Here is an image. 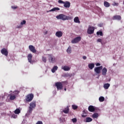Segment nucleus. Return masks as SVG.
I'll list each match as a JSON object with an SVG mask.
<instances>
[{"label": "nucleus", "mask_w": 124, "mask_h": 124, "mask_svg": "<svg viewBox=\"0 0 124 124\" xmlns=\"http://www.w3.org/2000/svg\"><path fill=\"white\" fill-rule=\"evenodd\" d=\"M36 106V102L33 101L30 103V106L29 107V109L28 110V114H31L32 113V110L35 108Z\"/></svg>", "instance_id": "1"}, {"label": "nucleus", "mask_w": 124, "mask_h": 124, "mask_svg": "<svg viewBox=\"0 0 124 124\" xmlns=\"http://www.w3.org/2000/svg\"><path fill=\"white\" fill-rule=\"evenodd\" d=\"M56 18L60 20H62L63 21H65V20H71V19H72V17L70 16H67L63 14H60L57 16Z\"/></svg>", "instance_id": "2"}, {"label": "nucleus", "mask_w": 124, "mask_h": 124, "mask_svg": "<svg viewBox=\"0 0 124 124\" xmlns=\"http://www.w3.org/2000/svg\"><path fill=\"white\" fill-rule=\"evenodd\" d=\"M20 93V91L18 90L15 91L13 92V94L10 95V100H14L16 98V96Z\"/></svg>", "instance_id": "3"}, {"label": "nucleus", "mask_w": 124, "mask_h": 124, "mask_svg": "<svg viewBox=\"0 0 124 124\" xmlns=\"http://www.w3.org/2000/svg\"><path fill=\"white\" fill-rule=\"evenodd\" d=\"M34 96L32 93L29 94L26 96L25 100H26L27 102H31V101L33 99Z\"/></svg>", "instance_id": "4"}, {"label": "nucleus", "mask_w": 124, "mask_h": 124, "mask_svg": "<svg viewBox=\"0 0 124 124\" xmlns=\"http://www.w3.org/2000/svg\"><path fill=\"white\" fill-rule=\"evenodd\" d=\"M94 32V27L89 26L87 30V33H88V34H93Z\"/></svg>", "instance_id": "5"}, {"label": "nucleus", "mask_w": 124, "mask_h": 124, "mask_svg": "<svg viewBox=\"0 0 124 124\" xmlns=\"http://www.w3.org/2000/svg\"><path fill=\"white\" fill-rule=\"evenodd\" d=\"M102 68H103L102 66L96 67L94 69V72H95L96 74H100V72H101V70H102Z\"/></svg>", "instance_id": "6"}, {"label": "nucleus", "mask_w": 124, "mask_h": 124, "mask_svg": "<svg viewBox=\"0 0 124 124\" xmlns=\"http://www.w3.org/2000/svg\"><path fill=\"white\" fill-rule=\"evenodd\" d=\"M55 86L58 90H62V83L61 82L55 83Z\"/></svg>", "instance_id": "7"}, {"label": "nucleus", "mask_w": 124, "mask_h": 124, "mask_svg": "<svg viewBox=\"0 0 124 124\" xmlns=\"http://www.w3.org/2000/svg\"><path fill=\"white\" fill-rule=\"evenodd\" d=\"M81 37H76L75 39H73L71 43L73 44H75V43H78L79 41H81Z\"/></svg>", "instance_id": "8"}, {"label": "nucleus", "mask_w": 124, "mask_h": 124, "mask_svg": "<svg viewBox=\"0 0 124 124\" xmlns=\"http://www.w3.org/2000/svg\"><path fill=\"white\" fill-rule=\"evenodd\" d=\"M1 53L6 57L8 56V51H7V49L5 48H3L1 50Z\"/></svg>", "instance_id": "9"}, {"label": "nucleus", "mask_w": 124, "mask_h": 124, "mask_svg": "<svg viewBox=\"0 0 124 124\" xmlns=\"http://www.w3.org/2000/svg\"><path fill=\"white\" fill-rule=\"evenodd\" d=\"M29 48L31 52H32V53H33L34 54H35V53H36V49H35V47H34V46L32 45H30L29 46Z\"/></svg>", "instance_id": "10"}, {"label": "nucleus", "mask_w": 124, "mask_h": 124, "mask_svg": "<svg viewBox=\"0 0 124 124\" xmlns=\"http://www.w3.org/2000/svg\"><path fill=\"white\" fill-rule=\"evenodd\" d=\"M48 56L49 62H54L55 61V57L52 54H48Z\"/></svg>", "instance_id": "11"}, {"label": "nucleus", "mask_w": 124, "mask_h": 124, "mask_svg": "<svg viewBox=\"0 0 124 124\" xmlns=\"http://www.w3.org/2000/svg\"><path fill=\"white\" fill-rule=\"evenodd\" d=\"M112 20H118V21H121V20H122V16L119 15H115L112 17Z\"/></svg>", "instance_id": "12"}, {"label": "nucleus", "mask_w": 124, "mask_h": 124, "mask_svg": "<svg viewBox=\"0 0 124 124\" xmlns=\"http://www.w3.org/2000/svg\"><path fill=\"white\" fill-rule=\"evenodd\" d=\"M64 7H65L66 8H69L70 7V2L69 1H65L64 2Z\"/></svg>", "instance_id": "13"}, {"label": "nucleus", "mask_w": 124, "mask_h": 124, "mask_svg": "<svg viewBox=\"0 0 124 124\" xmlns=\"http://www.w3.org/2000/svg\"><path fill=\"white\" fill-rule=\"evenodd\" d=\"M88 110L89 112H94L95 111V108L93 106H90L88 107Z\"/></svg>", "instance_id": "14"}, {"label": "nucleus", "mask_w": 124, "mask_h": 124, "mask_svg": "<svg viewBox=\"0 0 124 124\" xmlns=\"http://www.w3.org/2000/svg\"><path fill=\"white\" fill-rule=\"evenodd\" d=\"M55 35L57 37H62V32L61 31H58L56 32Z\"/></svg>", "instance_id": "15"}, {"label": "nucleus", "mask_w": 124, "mask_h": 124, "mask_svg": "<svg viewBox=\"0 0 124 124\" xmlns=\"http://www.w3.org/2000/svg\"><path fill=\"white\" fill-rule=\"evenodd\" d=\"M31 59H32V55L31 53L29 54L28 56V60L30 63H31Z\"/></svg>", "instance_id": "16"}, {"label": "nucleus", "mask_w": 124, "mask_h": 124, "mask_svg": "<svg viewBox=\"0 0 124 124\" xmlns=\"http://www.w3.org/2000/svg\"><path fill=\"white\" fill-rule=\"evenodd\" d=\"M107 74V69L105 67H104L102 70V75L105 76Z\"/></svg>", "instance_id": "17"}, {"label": "nucleus", "mask_w": 124, "mask_h": 124, "mask_svg": "<svg viewBox=\"0 0 124 124\" xmlns=\"http://www.w3.org/2000/svg\"><path fill=\"white\" fill-rule=\"evenodd\" d=\"M62 69H63L64 71H68L70 70V67H68V66H62Z\"/></svg>", "instance_id": "18"}, {"label": "nucleus", "mask_w": 124, "mask_h": 124, "mask_svg": "<svg viewBox=\"0 0 124 124\" xmlns=\"http://www.w3.org/2000/svg\"><path fill=\"white\" fill-rule=\"evenodd\" d=\"M63 113H64V114H68V113H69V108H68V107H67L66 108H65L63 110Z\"/></svg>", "instance_id": "19"}, {"label": "nucleus", "mask_w": 124, "mask_h": 124, "mask_svg": "<svg viewBox=\"0 0 124 124\" xmlns=\"http://www.w3.org/2000/svg\"><path fill=\"white\" fill-rule=\"evenodd\" d=\"M58 66H54L53 68L51 69V72L52 73H55L57 70H58Z\"/></svg>", "instance_id": "20"}, {"label": "nucleus", "mask_w": 124, "mask_h": 124, "mask_svg": "<svg viewBox=\"0 0 124 124\" xmlns=\"http://www.w3.org/2000/svg\"><path fill=\"white\" fill-rule=\"evenodd\" d=\"M74 21L75 23H78V24H80V20H79V17L78 16H76L74 19Z\"/></svg>", "instance_id": "21"}, {"label": "nucleus", "mask_w": 124, "mask_h": 124, "mask_svg": "<svg viewBox=\"0 0 124 124\" xmlns=\"http://www.w3.org/2000/svg\"><path fill=\"white\" fill-rule=\"evenodd\" d=\"M88 67L90 69H93L94 67V64L93 63L89 64Z\"/></svg>", "instance_id": "22"}, {"label": "nucleus", "mask_w": 124, "mask_h": 124, "mask_svg": "<svg viewBox=\"0 0 124 124\" xmlns=\"http://www.w3.org/2000/svg\"><path fill=\"white\" fill-rule=\"evenodd\" d=\"M109 87H110V84L109 83H105L104 85V88L106 90H108V89H109Z\"/></svg>", "instance_id": "23"}, {"label": "nucleus", "mask_w": 124, "mask_h": 124, "mask_svg": "<svg viewBox=\"0 0 124 124\" xmlns=\"http://www.w3.org/2000/svg\"><path fill=\"white\" fill-rule=\"evenodd\" d=\"M15 114H16V115H18V114H20L21 113V110L19 108H16L15 111Z\"/></svg>", "instance_id": "24"}, {"label": "nucleus", "mask_w": 124, "mask_h": 124, "mask_svg": "<svg viewBox=\"0 0 124 124\" xmlns=\"http://www.w3.org/2000/svg\"><path fill=\"white\" fill-rule=\"evenodd\" d=\"M93 119H92L91 117H87L86 119V123H90L91 122H92Z\"/></svg>", "instance_id": "25"}, {"label": "nucleus", "mask_w": 124, "mask_h": 124, "mask_svg": "<svg viewBox=\"0 0 124 124\" xmlns=\"http://www.w3.org/2000/svg\"><path fill=\"white\" fill-rule=\"evenodd\" d=\"M87 112H86L85 110H83V113L81 115V117H82V118H86V117H87Z\"/></svg>", "instance_id": "26"}, {"label": "nucleus", "mask_w": 124, "mask_h": 124, "mask_svg": "<svg viewBox=\"0 0 124 124\" xmlns=\"http://www.w3.org/2000/svg\"><path fill=\"white\" fill-rule=\"evenodd\" d=\"M104 5L105 7H109V6H110V3H109V2L107 1H105L104 3Z\"/></svg>", "instance_id": "27"}, {"label": "nucleus", "mask_w": 124, "mask_h": 124, "mask_svg": "<svg viewBox=\"0 0 124 124\" xmlns=\"http://www.w3.org/2000/svg\"><path fill=\"white\" fill-rule=\"evenodd\" d=\"M98 113H95L93 114V115H92V118H93V119H96V118H98Z\"/></svg>", "instance_id": "28"}, {"label": "nucleus", "mask_w": 124, "mask_h": 124, "mask_svg": "<svg viewBox=\"0 0 124 124\" xmlns=\"http://www.w3.org/2000/svg\"><path fill=\"white\" fill-rule=\"evenodd\" d=\"M59 10H60V8H59L58 7H55V8H53V9H52L51 10H50L49 11L50 12L57 11H59Z\"/></svg>", "instance_id": "29"}, {"label": "nucleus", "mask_w": 124, "mask_h": 124, "mask_svg": "<svg viewBox=\"0 0 124 124\" xmlns=\"http://www.w3.org/2000/svg\"><path fill=\"white\" fill-rule=\"evenodd\" d=\"M67 52L68 53V54H70L72 52V50H71V46H69L67 50H66Z\"/></svg>", "instance_id": "30"}, {"label": "nucleus", "mask_w": 124, "mask_h": 124, "mask_svg": "<svg viewBox=\"0 0 124 124\" xmlns=\"http://www.w3.org/2000/svg\"><path fill=\"white\" fill-rule=\"evenodd\" d=\"M97 35H100V36H103V33L101 31H98L96 32Z\"/></svg>", "instance_id": "31"}, {"label": "nucleus", "mask_w": 124, "mask_h": 124, "mask_svg": "<svg viewBox=\"0 0 124 124\" xmlns=\"http://www.w3.org/2000/svg\"><path fill=\"white\" fill-rule=\"evenodd\" d=\"M105 99L104 98V97H103V96H100L99 98V100L100 102H103V101H104Z\"/></svg>", "instance_id": "32"}, {"label": "nucleus", "mask_w": 124, "mask_h": 124, "mask_svg": "<svg viewBox=\"0 0 124 124\" xmlns=\"http://www.w3.org/2000/svg\"><path fill=\"white\" fill-rule=\"evenodd\" d=\"M72 107L74 110H76V109H78V106L76 105H73Z\"/></svg>", "instance_id": "33"}, {"label": "nucleus", "mask_w": 124, "mask_h": 124, "mask_svg": "<svg viewBox=\"0 0 124 124\" xmlns=\"http://www.w3.org/2000/svg\"><path fill=\"white\" fill-rule=\"evenodd\" d=\"M72 122L74 123H77V119L76 118H73L72 119Z\"/></svg>", "instance_id": "34"}, {"label": "nucleus", "mask_w": 124, "mask_h": 124, "mask_svg": "<svg viewBox=\"0 0 124 124\" xmlns=\"http://www.w3.org/2000/svg\"><path fill=\"white\" fill-rule=\"evenodd\" d=\"M42 61H43V62H46V57H42Z\"/></svg>", "instance_id": "35"}, {"label": "nucleus", "mask_w": 124, "mask_h": 124, "mask_svg": "<svg viewBox=\"0 0 124 124\" xmlns=\"http://www.w3.org/2000/svg\"><path fill=\"white\" fill-rule=\"evenodd\" d=\"M12 117L14 119H16V118H17V115H16L15 114H13L12 115Z\"/></svg>", "instance_id": "36"}, {"label": "nucleus", "mask_w": 124, "mask_h": 124, "mask_svg": "<svg viewBox=\"0 0 124 124\" xmlns=\"http://www.w3.org/2000/svg\"><path fill=\"white\" fill-rule=\"evenodd\" d=\"M26 23V20H23V21L21 22L20 25H25Z\"/></svg>", "instance_id": "37"}, {"label": "nucleus", "mask_w": 124, "mask_h": 124, "mask_svg": "<svg viewBox=\"0 0 124 124\" xmlns=\"http://www.w3.org/2000/svg\"><path fill=\"white\" fill-rule=\"evenodd\" d=\"M97 41V42H100V43H101V44H102V39H98Z\"/></svg>", "instance_id": "38"}, {"label": "nucleus", "mask_w": 124, "mask_h": 124, "mask_svg": "<svg viewBox=\"0 0 124 124\" xmlns=\"http://www.w3.org/2000/svg\"><path fill=\"white\" fill-rule=\"evenodd\" d=\"M58 2H59V3H62L63 4L64 3V1H63L62 0H59Z\"/></svg>", "instance_id": "39"}, {"label": "nucleus", "mask_w": 124, "mask_h": 124, "mask_svg": "<svg viewBox=\"0 0 124 124\" xmlns=\"http://www.w3.org/2000/svg\"><path fill=\"white\" fill-rule=\"evenodd\" d=\"M12 8L13 9H16L18 8V7L17 6H12Z\"/></svg>", "instance_id": "40"}, {"label": "nucleus", "mask_w": 124, "mask_h": 124, "mask_svg": "<svg viewBox=\"0 0 124 124\" xmlns=\"http://www.w3.org/2000/svg\"><path fill=\"white\" fill-rule=\"evenodd\" d=\"M36 124H43V123L42 121H38Z\"/></svg>", "instance_id": "41"}, {"label": "nucleus", "mask_w": 124, "mask_h": 124, "mask_svg": "<svg viewBox=\"0 0 124 124\" xmlns=\"http://www.w3.org/2000/svg\"><path fill=\"white\" fill-rule=\"evenodd\" d=\"M16 28H17V29H21V28H22V26H21V25L17 26Z\"/></svg>", "instance_id": "42"}, {"label": "nucleus", "mask_w": 124, "mask_h": 124, "mask_svg": "<svg viewBox=\"0 0 124 124\" xmlns=\"http://www.w3.org/2000/svg\"><path fill=\"white\" fill-rule=\"evenodd\" d=\"M82 58L83 59V60H87V57L86 56H83Z\"/></svg>", "instance_id": "43"}, {"label": "nucleus", "mask_w": 124, "mask_h": 124, "mask_svg": "<svg viewBox=\"0 0 124 124\" xmlns=\"http://www.w3.org/2000/svg\"><path fill=\"white\" fill-rule=\"evenodd\" d=\"M47 33H48V31H46L45 32H44V34H45V35H46V34H47Z\"/></svg>", "instance_id": "44"}, {"label": "nucleus", "mask_w": 124, "mask_h": 124, "mask_svg": "<svg viewBox=\"0 0 124 124\" xmlns=\"http://www.w3.org/2000/svg\"><path fill=\"white\" fill-rule=\"evenodd\" d=\"M100 63H97L96 64V66H100Z\"/></svg>", "instance_id": "45"}, {"label": "nucleus", "mask_w": 124, "mask_h": 124, "mask_svg": "<svg viewBox=\"0 0 124 124\" xmlns=\"http://www.w3.org/2000/svg\"><path fill=\"white\" fill-rule=\"evenodd\" d=\"M114 5H116L117 6H118V5H119V3H114Z\"/></svg>", "instance_id": "46"}, {"label": "nucleus", "mask_w": 124, "mask_h": 124, "mask_svg": "<svg viewBox=\"0 0 124 124\" xmlns=\"http://www.w3.org/2000/svg\"><path fill=\"white\" fill-rule=\"evenodd\" d=\"M64 91H65V92H66V88H64Z\"/></svg>", "instance_id": "47"}, {"label": "nucleus", "mask_w": 124, "mask_h": 124, "mask_svg": "<svg viewBox=\"0 0 124 124\" xmlns=\"http://www.w3.org/2000/svg\"><path fill=\"white\" fill-rule=\"evenodd\" d=\"M99 27H102L101 25L99 24Z\"/></svg>", "instance_id": "48"}]
</instances>
